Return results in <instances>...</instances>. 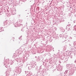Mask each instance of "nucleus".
Wrapping results in <instances>:
<instances>
[{"instance_id":"473e14b6","label":"nucleus","mask_w":76,"mask_h":76,"mask_svg":"<svg viewBox=\"0 0 76 76\" xmlns=\"http://www.w3.org/2000/svg\"><path fill=\"white\" fill-rule=\"evenodd\" d=\"M54 28L55 29V31H57V28L56 27H54Z\"/></svg>"},{"instance_id":"603ef678","label":"nucleus","mask_w":76,"mask_h":76,"mask_svg":"<svg viewBox=\"0 0 76 76\" xmlns=\"http://www.w3.org/2000/svg\"><path fill=\"white\" fill-rule=\"evenodd\" d=\"M10 70H11V69H10Z\"/></svg>"},{"instance_id":"a211bd4d","label":"nucleus","mask_w":76,"mask_h":76,"mask_svg":"<svg viewBox=\"0 0 76 76\" xmlns=\"http://www.w3.org/2000/svg\"><path fill=\"white\" fill-rule=\"evenodd\" d=\"M68 29V31H70V27L66 26V29Z\"/></svg>"},{"instance_id":"f3484780","label":"nucleus","mask_w":76,"mask_h":76,"mask_svg":"<svg viewBox=\"0 0 76 76\" xmlns=\"http://www.w3.org/2000/svg\"><path fill=\"white\" fill-rule=\"evenodd\" d=\"M16 57H17V55H13L12 57L13 58H16Z\"/></svg>"},{"instance_id":"8fccbe9b","label":"nucleus","mask_w":76,"mask_h":76,"mask_svg":"<svg viewBox=\"0 0 76 76\" xmlns=\"http://www.w3.org/2000/svg\"><path fill=\"white\" fill-rule=\"evenodd\" d=\"M27 10H26V11Z\"/></svg>"},{"instance_id":"c756f323","label":"nucleus","mask_w":76,"mask_h":76,"mask_svg":"<svg viewBox=\"0 0 76 76\" xmlns=\"http://www.w3.org/2000/svg\"><path fill=\"white\" fill-rule=\"evenodd\" d=\"M70 26V24H68V25H67V26H66L67 27H70L69 26Z\"/></svg>"},{"instance_id":"de8ad7c7","label":"nucleus","mask_w":76,"mask_h":76,"mask_svg":"<svg viewBox=\"0 0 76 76\" xmlns=\"http://www.w3.org/2000/svg\"><path fill=\"white\" fill-rule=\"evenodd\" d=\"M1 12H0V13H1Z\"/></svg>"},{"instance_id":"dca6fc26","label":"nucleus","mask_w":76,"mask_h":76,"mask_svg":"<svg viewBox=\"0 0 76 76\" xmlns=\"http://www.w3.org/2000/svg\"><path fill=\"white\" fill-rule=\"evenodd\" d=\"M64 21V18H62L60 19V22H63Z\"/></svg>"},{"instance_id":"3c124183","label":"nucleus","mask_w":76,"mask_h":76,"mask_svg":"<svg viewBox=\"0 0 76 76\" xmlns=\"http://www.w3.org/2000/svg\"><path fill=\"white\" fill-rule=\"evenodd\" d=\"M14 54H15V53H14Z\"/></svg>"},{"instance_id":"f03ea898","label":"nucleus","mask_w":76,"mask_h":76,"mask_svg":"<svg viewBox=\"0 0 76 76\" xmlns=\"http://www.w3.org/2000/svg\"><path fill=\"white\" fill-rule=\"evenodd\" d=\"M72 66H71L70 64H68L66 65V68L67 69L64 72V74H67L68 72H69L71 71V69H72Z\"/></svg>"},{"instance_id":"58836bf2","label":"nucleus","mask_w":76,"mask_h":76,"mask_svg":"<svg viewBox=\"0 0 76 76\" xmlns=\"http://www.w3.org/2000/svg\"><path fill=\"white\" fill-rule=\"evenodd\" d=\"M73 12H71V14H73Z\"/></svg>"},{"instance_id":"c03bdc74","label":"nucleus","mask_w":76,"mask_h":76,"mask_svg":"<svg viewBox=\"0 0 76 76\" xmlns=\"http://www.w3.org/2000/svg\"><path fill=\"white\" fill-rule=\"evenodd\" d=\"M74 23H75V21H74Z\"/></svg>"},{"instance_id":"e433bc0d","label":"nucleus","mask_w":76,"mask_h":76,"mask_svg":"<svg viewBox=\"0 0 76 76\" xmlns=\"http://www.w3.org/2000/svg\"><path fill=\"white\" fill-rule=\"evenodd\" d=\"M69 8V9H71V8H72V7H70V6H69V7H68Z\"/></svg>"},{"instance_id":"c85d7f7f","label":"nucleus","mask_w":76,"mask_h":76,"mask_svg":"<svg viewBox=\"0 0 76 76\" xmlns=\"http://www.w3.org/2000/svg\"><path fill=\"white\" fill-rule=\"evenodd\" d=\"M46 62H48V63H50V62L49 61H48L47 60H46Z\"/></svg>"},{"instance_id":"37998d69","label":"nucleus","mask_w":76,"mask_h":76,"mask_svg":"<svg viewBox=\"0 0 76 76\" xmlns=\"http://www.w3.org/2000/svg\"><path fill=\"white\" fill-rule=\"evenodd\" d=\"M26 44H28V43H26Z\"/></svg>"},{"instance_id":"49530a36","label":"nucleus","mask_w":76,"mask_h":76,"mask_svg":"<svg viewBox=\"0 0 76 76\" xmlns=\"http://www.w3.org/2000/svg\"><path fill=\"white\" fill-rule=\"evenodd\" d=\"M40 69H41V66L40 67Z\"/></svg>"},{"instance_id":"4c0bfd02","label":"nucleus","mask_w":76,"mask_h":76,"mask_svg":"<svg viewBox=\"0 0 76 76\" xmlns=\"http://www.w3.org/2000/svg\"><path fill=\"white\" fill-rule=\"evenodd\" d=\"M74 63L76 64V59L75 60Z\"/></svg>"},{"instance_id":"393cba45","label":"nucleus","mask_w":76,"mask_h":76,"mask_svg":"<svg viewBox=\"0 0 76 76\" xmlns=\"http://www.w3.org/2000/svg\"><path fill=\"white\" fill-rule=\"evenodd\" d=\"M74 29L75 31H76V25H75L74 27Z\"/></svg>"},{"instance_id":"5701e85b","label":"nucleus","mask_w":76,"mask_h":76,"mask_svg":"<svg viewBox=\"0 0 76 76\" xmlns=\"http://www.w3.org/2000/svg\"><path fill=\"white\" fill-rule=\"evenodd\" d=\"M41 58H38V59H37V60L39 61H41Z\"/></svg>"},{"instance_id":"a878e982","label":"nucleus","mask_w":76,"mask_h":76,"mask_svg":"<svg viewBox=\"0 0 76 76\" xmlns=\"http://www.w3.org/2000/svg\"><path fill=\"white\" fill-rule=\"evenodd\" d=\"M35 67H36V70H37L38 69V66H37V64L36 66H35Z\"/></svg>"},{"instance_id":"9b49d317","label":"nucleus","mask_w":76,"mask_h":76,"mask_svg":"<svg viewBox=\"0 0 76 76\" xmlns=\"http://www.w3.org/2000/svg\"><path fill=\"white\" fill-rule=\"evenodd\" d=\"M73 54H74V55H76V53H71L70 54V58H72L73 57Z\"/></svg>"},{"instance_id":"79ce46f5","label":"nucleus","mask_w":76,"mask_h":76,"mask_svg":"<svg viewBox=\"0 0 76 76\" xmlns=\"http://www.w3.org/2000/svg\"><path fill=\"white\" fill-rule=\"evenodd\" d=\"M20 38H21V37H20V38H19V39H20Z\"/></svg>"},{"instance_id":"a19ab883","label":"nucleus","mask_w":76,"mask_h":76,"mask_svg":"<svg viewBox=\"0 0 76 76\" xmlns=\"http://www.w3.org/2000/svg\"><path fill=\"white\" fill-rule=\"evenodd\" d=\"M69 46H70V45H70V44H69Z\"/></svg>"},{"instance_id":"b1692460","label":"nucleus","mask_w":76,"mask_h":76,"mask_svg":"<svg viewBox=\"0 0 76 76\" xmlns=\"http://www.w3.org/2000/svg\"><path fill=\"white\" fill-rule=\"evenodd\" d=\"M21 31H23V32H24V31H25V30L24 29V28H23V27L22 28Z\"/></svg>"},{"instance_id":"0eeeda50","label":"nucleus","mask_w":76,"mask_h":76,"mask_svg":"<svg viewBox=\"0 0 76 76\" xmlns=\"http://www.w3.org/2000/svg\"><path fill=\"white\" fill-rule=\"evenodd\" d=\"M4 66L6 67V68H7L8 67V65L7 64H9V63L8 62V61L7 60H5L4 61Z\"/></svg>"},{"instance_id":"c9c22d12","label":"nucleus","mask_w":76,"mask_h":76,"mask_svg":"<svg viewBox=\"0 0 76 76\" xmlns=\"http://www.w3.org/2000/svg\"><path fill=\"white\" fill-rule=\"evenodd\" d=\"M28 40H29V39H28V38H27L26 40V42H28Z\"/></svg>"},{"instance_id":"f704fd0d","label":"nucleus","mask_w":76,"mask_h":76,"mask_svg":"<svg viewBox=\"0 0 76 76\" xmlns=\"http://www.w3.org/2000/svg\"><path fill=\"white\" fill-rule=\"evenodd\" d=\"M39 71H40V72H42V70H41V69H39Z\"/></svg>"},{"instance_id":"423d86ee","label":"nucleus","mask_w":76,"mask_h":76,"mask_svg":"<svg viewBox=\"0 0 76 76\" xmlns=\"http://www.w3.org/2000/svg\"><path fill=\"white\" fill-rule=\"evenodd\" d=\"M12 23V21L11 20L7 21V20H6L4 22V25H10Z\"/></svg>"},{"instance_id":"f8f14e48","label":"nucleus","mask_w":76,"mask_h":76,"mask_svg":"<svg viewBox=\"0 0 76 76\" xmlns=\"http://www.w3.org/2000/svg\"><path fill=\"white\" fill-rule=\"evenodd\" d=\"M23 60V61H26V60H27V57L25 56L23 58V59H22Z\"/></svg>"},{"instance_id":"ddd939ff","label":"nucleus","mask_w":76,"mask_h":76,"mask_svg":"<svg viewBox=\"0 0 76 76\" xmlns=\"http://www.w3.org/2000/svg\"><path fill=\"white\" fill-rule=\"evenodd\" d=\"M22 50H19L18 51V55H20V54H22Z\"/></svg>"},{"instance_id":"5fc2aeb1","label":"nucleus","mask_w":76,"mask_h":76,"mask_svg":"<svg viewBox=\"0 0 76 76\" xmlns=\"http://www.w3.org/2000/svg\"><path fill=\"white\" fill-rule=\"evenodd\" d=\"M32 76H33V75Z\"/></svg>"},{"instance_id":"aec40b11","label":"nucleus","mask_w":76,"mask_h":76,"mask_svg":"<svg viewBox=\"0 0 76 76\" xmlns=\"http://www.w3.org/2000/svg\"><path fill=\"white\" fill-rule=\"evenodd\" d=\"M32 53H35V51L34 49H33L31 50Z\"/></svg>"},{"instance_id":"20e7f679","label":"nucleus","mask_w":76,"mask_h":76,"mask_svg":"<svg viewBox=\"0 0 76 76\" xmlns=\"http://www.w3.org/2000/svg\"><path fill=\"white\" fill-rule=\"evenodd\" d=\"M15 60L16 61L15 62L16 64H18V63H20L21 62V63L23 62V60L21 58H16L15 59Z\"/></svg>"},{"instance_id":"1a4fd4ad","label":"nucleus","mask_w":76,"mask_h":76,"mask_svg":"<svg viewBox=\"0 0 76 76\" xmlns=\"http://www.w3.org/2000/svg\"><path fill=\"white\" fill-rule=\"evenodd\" d=\"M52 37L54 39L56 40V39H58L59 38L58 37L57 35H53L52 36Z\"/></svg>"},{"instance_id":"9d476101","label":"nucleus","mask_w":76,"mask_h":76,"mask_svg":"<svg viewBox=\"0 0 76 76\" xmlns=\"http://www.w3.org/2000/svg\"><path fill=\"white\" fill-rule=\"evenodd\" d=\"M60 31L62 32H63L65 31V29L63 28H59Z\"/></svg>"},{"instance_id":"39448f33","label":"nucleus","mask_w":76,"mask_h":76,"mask_svg":"<svg viewBox=\"0 0 76 76\" xmlns=\"http://www.w3.org/2000/svg\"><path fill=\"white\" fill-rule=\"evenodd\" d=\"M59 37H63V38H66L67 37H68V36L67 35L65 34L64 33H62V34H60L59 35Z\"/></svg>"},{"instance_id":"72a5a7b5","label":"nucleus","mask_w":76,"mask_h":76,"mask_svg":"<svg viewBox=\"0 0 76 76\" xmlns=\"http://www.w3.org/2000/svg\"><path fill=\"white\" fill-rule=\"evenodd\" d=\"M26 1V0H23V2H25V1Z\"/></svg>"},{"instance_id":"2eb2a0df","label":"nucleus","mask_w":76,"mask_h":76,"mask_svg":"<svg viewBox=\"0 0 76 76\" xmlns=\"http://www.w3.org/2000/svg\"><path fill=\"white\" fill-rule=\"evenodd\" d=\"M10 72L9 71H7L6 72V76H9Z\"/></svg>"},{"instance_id":"4be33fe9","label":"nucleus","mask_w":76,"mask_h":76,"mask_svg":"<svg viewBox=\"0 0 76 76\" xmlns=\"http://www.w3.org/2000/svg\"><path fill=\"white\" fill-rule=\"evenodd\" d=\"M30 34H31V33H30V32L28 31L27 33V35L28 36L30 35Z\"/></svg>"},{"instance_id":"09e8293b","label":"nucleus","mask_w":76,"mask_h":76,"mask_svg":"<svg viewBox=\"0 0 76 76\" xmlns=\"http://www.w3.org/2000/svg\"><path fill=\"white\" fill-rule=\"evenodd\" d=\"M25 73H26V71H25Z\"/></svg>"},{"instance_id":"f257e3e1","label":"nucleus","mask_w":76,"mask_h":76,"mask_svg":"<svg viewBox=\"0 0 76 76\" xmlns=\"http://www.w3.org/2000/svg\"><path fill=\"white\" fill-rule=\"evenodd\" d=\"M37 64V63H36V62H35V61H32L30 64H30L31 66H28V69L29 70H31V69H32V67H33V68H34L35 66H36Z\"/></svg>"},{"instance_id":"ea45409f","label":"nucleus","mask_w":76,"mask_h":76,"mask_svg":"<svg viewBox=\"0 0 76 76\" xmlns=\"http://www.w3.org/2000/svg\"><path fill=\"white\" fill-rule=\"evenodd\" d=\"M74 16L76 17V14Z\"/></svg>"},{"instance_id":"bb28decb","label":"nucleus","mask_w":76,"mask_h":76,"mask_svg":"<svg viewBox=\"0 0 76 76\" xmlns=\"http://www.w3.org/2000/svg\"><path fill=\"white\" fill-rule=\"evenodd\" d=\"M65 41H66V42H65V43H66L67 41H69V40H66L64 41V42H65Z\"/></svg>"},{"instance_id":"6e6552de","label":"nucleus","mask_w":76,"mask_h":76,"mask_svg":"<svg viewBox=\"0 0 76 76\" xmlns=\"http://www.w3.org/2000/svg\"><path fill=\"white\" fill-rule=\"evenodd\" d=\"M71 69H71V71L70 72H69V76L73 75V73H74V70H73V71L72 70L73 69V68L71 67Z\"/></svg>"},{"instance_id":"6ab92c4d","label":"nucleus","mask_w":76,"mask_h":76,"mask_svg":"<svg viewBox=\"0 0 76 76\" xmlns=\"http://www.w3.org/2000/svg\"><path fill=\"white\" fill-rule=\"evenodd\" d=\"M8 63H9V64H11V65H12V64H13V63L14 62L13 61H11V63H10L8 61Z\"/></svg>"},{"instance_id":"7c9ffc66","label":"nucleus","mask_w":76,"mask_h":76,"mask_svg":"<svg viewBox=\"0 0 76 76\" xmlns=\"http://www.w3.org/2000/svg\"><path fill=\"white\" fill-rule=\"evenodd\" d=\"M16 69H19V66H17L16 67H15Z\"/></svg>"},{"instance_id":"4468645a","label":"nucleus","mask_w":76,"mask_h":76,"mask_svg":"<svg viewBox=\"0 0 76 76\" xmlns=\"http://www.w3.org/2000/svg\"><path fill=\"white\" fill-rule=\"evenodd\" d=\"M32 73L31 72H29L28 74L27 75V76H32Z\"/></svg>"},{"instance_id":"412c9836","label":"nucleus","mask_w":76,"mask_h":76,"mask_svg":"<svg viewBox=\"0 0 76 76\" xmlns=\"http://www.w3.org/2000/svg\"><path fill=\"white\" fill-rule=\"evenodd\" d=\"M11 12L12 15H15V13H14V11H12Z\"/></svg>"},{"instance_id":"a18cd8bd","label":"nucleus","mask_w":76,"mask_h":76,"mask_svg":"<svg viewBox=\"0 0 76 76\" xmlns=\"http://www.w3.org/2000/svg\"><path fill=\"white\" fill-rule=\"evenodd\" d=\"M21 25H23L21 24L20 25V26H21Z\"/></svg>"},{"instance_id":"864d4df0","label":"nucleus","mask_w":76,"mask_h":76,"mask_svg":"<svg viewBox=\"0 0 76 76\" xmlns=\"http://www.w3.org/2000/svg\"><path fill=\"white\" fill-rule=\"evenodd\" d=\"M27 28L28 29V28Z\"/></svg>"},{"instance_id":"cd10ccee","label":"nucleus","mask_w":76,"mask_h":76,"mask_svg":"<svg viewBox=\"0 0 76 76\" xmlns=\"http://www.w3.org/2000/svg\"><path fill=\"white\" fill-rule=\"evenodd\" d=\"M26 24L25 25V27H27V22H26Z\"/></svg>"},{"instance_id":"7ed1b4c3","label":"nucleus","mask_w":76,"mask_h":76,"mask_svg":"<svg viewBox=\"0 0 76 76\" xmlns=\"http://www.w3.org/2000/svg\"><path fill=\"white\" fill-rule=\"evenodd\" d=\"M15 72L13 75V76H19V74H20L21 72V69H19L18 70V69L15 70Z\"/></svg>"},{"instance_id":"2f4dec72","label":"nucleus","mask_w":76,"mask_h":76,"mask_svg":"<svg viewBox=\"0 0 76 76\" xmlns=\"http://www.w3.org/2000/svg\"><path fill=\"white\" fill-rule=\"evenodd\" d=\"M69 39H72V37H69Z\"/></svg>"}]
</instances>
